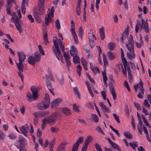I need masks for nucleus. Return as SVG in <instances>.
<instances>
[{
    "label": "nucleus",
    "instance_id": "37",
    "mask_svg": "<svg viewBox=\"0 0 151 151\" xmlns=\"http://www.w3.org/2000/svg\"><path fill=\"white\" fill-rule=\"evenodd\" d=\"M91 116L92 118L93 121H94L96 122H98L99 121V119L97 116L95 114H92Z\"/></svg>",
    "mask_w": 151,
    "mask_h": 151
},
{
    "label": "nucleus",
    "instance_id": "52",
    "mask_svg": "<svg viewBox=\"0 0 151 151\" xmlns=\"http://www.w3.org/2000/svg\"><path fill=\"white\" fill-rule=\"evenodd\" d=\"M91 69L95 73L100 72L99 68L96 66L91 68Z\"/></svg>",
    "mask_w": 151,
    "mask_h": 151
},
{
    "label": "nucleus",
    "instance_id": "39",
    "mask_svg": "<svg viewBox=\"0 0 151 151\" xmlns=\"http://www.w3.org/2000/svg\"><path fill=\"white\" fill-rule=\"evenodd\" d=\"M137 23L135 26V32L136 33H137L138 31V30L139 29V25L140 24V23L138 20H137Z\"/></svg>",
    "mask_w": 151,
    "mask_h": 151
},
{
    "label": "nucleus",
    "instance_id": "57",
    "mask_svg": "<svg viewBox=\"0 0 151 151\" xmlns=\"http://www.w3.org/2000/svg\"><path fill=\"white\" fill-rule=\"evenodd\" d=\"M41 114V117L46 116L48 115L49 113L47 111H40Z\"/></svg>",
    "mask_w": 151,
    "mask_h": 151
},
{
    "label": "nucleus",
    "instance_id": "33",
    "mask_svg": "<svg viewBox=\"0 0 151 151\" xmlns=\"http://www.w3.org/2000/svg\"><path fill=\"white\" fill-rule=\"evenodd\" d=\"M88 37L89 41L94 40V39L96 40L95 36L92 33L91 31L90 32L88 33Z\"/></svg>",
    "mask_w": 151,
    "mask_h": 151
},
{
    "label": "nucleus",
    "instance_id": "22",
    "mask_svg": "<svg viewBox=\"0 0 151 151\" xmlns=\"http://www.w3.org/2000/svg\"><path fill=\"white\" fill-rule=\"evenodd\" d=\"M54 12H51L50 13H49L48 14L47 17H46L45 18V23L47 25H48L49 23V19H51L50 17V14L51 15V16L52 17H53Z\"/></svg>",
    "mask_w": 151,
    "mask_h": 151
},
{
    "label": "nucleus",
    "instance_id": "32",
    "mask_svg": "<svg viewBox=\"0 0 151 151\" xmlns=\"http://www.w3.org/2000/svg\"><path fill=\"white\" fill-rule=\"evenodd\" d=\"M92 138L91 136H88L85 141L84 144L88 146V144L92 141Z\"/></svg>",
    "mask_w": 151,
    "mask_h": 151
},
{
    "label": "nucleus",
    "instance_id": "44",
    "mask_svg": "<svg viewBox=\"0 0 151 151\" xmlns=\"http://www.w3.org/2000/svg\"><path fill=\"white\" fill-rule=\"evenodd\" d=\"M142 104L147 108H149L150 107V105L149 104L147 100L145 99L144 100V102L142 103Z\"/></svg>",
    "mask_w": 151,
    "mask_h": 151
},
{
    "label": "nucleus",
    "instance_id": "17",
    "mask_svg": "<svg viewBox=\"0 0 151 151\" xmlns=\"http://www.w3.org/2000/svg\"><path fill=\"white\" fill-rule=\"evenodd\" d=\"M67 145V143L64 142H61L57 148V151H65V145Z\"/></svg>",
    "mask_w": 151,
    "mask_h": 151
},
{
    "label": "nucleus",
    "instance_id": "23",
    "mask_svg": "<svg viewBox=\"0 0 151 151\" xmlns=\"http://www.w3.org/2000/svg\"><path fill=\"white\" fill-rule=\"evenodd\" d=\"M140 81L139 83L140 87H139V90L140 91L141 93L143 94H144L145 90L143 87V83L141 79H139Z\"/></svg>",
    "mask_w": 151,
    "mask_h": 151
},
{
    "label": "nucleus",
    "instance_id": "58",
    "mask_svg": "<svg viewBox=\"0 0 151 151\" xmlns=\"http://www.w3.org/2000/svg\"><path fill=\"white\" fill-rule=\"evenodd\" d=\"M38 47L39 48L40 52L42 54V55H45V54L44 51L43 50L42 47L41 45H39Z\"/></svg>",
    "mask_w": 151,
    "mask_h": 151
},
{
    "label": "nucleus",
    "instance_id": "63",
    "mask_svg": "<svg viewBox=\"0 0 151 151\" xmlns=\"http://www.w3.org/2000/svg\"><path fill=\"white\" fill-rule=\"evenodd\" d=\"M134 104L135 107L137 108V109L139 110H141V109L140 108V105L139 104L135 102L134 103Z\"/></svg>",
    "mask_w": 151,
    "mask_h": 151
},
{
    "label": "nucleus",
    "instance_id": "10",
    "mask_svg": "<svg viewBox=\"0 0 151 151\" xmlns=\"http://www.w3.org/2000/svg\"><path fill=\"white\" fill-rule=\"evenodd\" d=\"M71 24L70 32L72 35L73 37L75 43L77 44L78 43V40L77 35L76 34L75 31V23L73 20L71 21Z\"/></svg>",
    "mask_w": 151,
    "mask_h": 151
},
{
    "label": "nucleus",
    "instance_id": "50",
    "mask_svg": "<svg viewBox=\"0 0 151 151\" xmlns=\"http://www.w3.org/2000/svg\"><path fill=\"white\" fill-rule=\"evenodd\" d=\"M81 13V7L80 6L77 5L76 8V13L77 14L79 15H80Z\"/></svg>",
    "mask_w": 151,
    "mask_h": 151
},
{
    "label": "nucleus",
    "instance_id": "18",
    "mask_svg": "<svg viewBox=\"0 0 151 151\" xmlns=\"http://www.w3.org/2000/svg\"><path fill=\"white\" fill-rule=\"evenodd\" d=\"M60 110L62 112L66 115L69 116L71 114L70 109L67 107L62 108Z\"/></svg>",
    "mask_w": 151,
    "mask_h": 151
},
{
    "label": "nucleus",
    "instance_id": "59",
    "mask_svg": "<svg viewBox=\"0 0 151 151\" xmlns=\"http://www.w3.org/2000/svg\"><path fill=\"white\" fill-rule=\"evenodd\" d=\"M55 141V139L52 140L50 142L49 144V147L50 148H53L54 147V143Z\"/></svg>",
    "mask_w": 151,
    "mask_h": 151
},
{
    "label": "nucleus",
    "instance_id": "47",
    "mask_svg": "<svg viewBox=\"0 0 151 151\" xmlns=\"http://www.w3.org/2000/svg\"><path fill=\"white\" fill-rule=\"evenodd\" d=\"M81 69L82 68L81 65L80 64H78L77 66V73L79 76H81Z\"/></svg>",
    "mask_w": 151,
    "mask_h": 151
},
{
    "label": "nucleus",
    "instance_id": "46",
    "mask_svg": "<svg viewBox=\"0 0 151 151\" xmlns=\"http://www.w3.org/2000/svg\"><path fill=\"white\" fill-rule=\"evenodd\" d=\"M124 111L127 116L129 117V110L128 106L127 105H126L125 106Z\"/></svg>",
    "mask_w": 151,
    "mask_h": 151
},
{
    "label": "nucleus",
    "instance_id": "30",
    "mask_svg": "<svg viewBox=\"0 0 151 151\" xmlns=\"http://www.w3.org/2000/svg\"><path fill=\"white\" fill-rule=\"evenodd\" d=\"M47 124H48V122L46 119L45 118L42 120L41 127L42 129H44Z\"/></svg>",
    "mask_w": 151,
    "mask_h": 151
},
{
    "label": "nucleus",
    "instance_id": "19",
    "mask_svg": "<svg viewBox=\"0 0 151 151\" xmlns=\"http://www.w3.org/2000/svg\"><path fill=\"white\" fill-rule=\"evenodd\" d=\"M19 70V71L17 72L18 75L19 77L21 78V80L22 82H23L24 81L23 77L24 76L23 75L22 73V72L23 71L24 67H17Z\"/></svg>",
    "mask_w": 151,
    "mask_h": 151
},
{
    "label": "nucleus",
    "instance_id": "6",
    "mask_svg": "<svg viewBox=\"0 0 151 151\" xmlns=\"http://www.w3.org/2000/svg\"><path fill=\"white\" fill-rule=\"evenodd\" d=\"M41 55L40 54H38L37 53H35L34 55V58L32 56L29 57L28 59V62L29 63L33 65H35V62H39L41 59Z\"/></svg>",
    "mask_w": 151,
    "mask_h": 151
},
{
    "label": "nucleus",
    "instance_id": "60",
    "mask_svg": "<svg viewBox=\"0 0 151 151\" xmlns=\"http://www.w3.org/2000/svg\"><path fill=\"white\" fill-rule=\"evenodd\" d=\"M11 7L12 6H6V10L8 14H11Z\"/></svg>",
    "mask_w": 151,
    "mask_h": 151
},
{
    "label": "nucleus",
    "instance_id": "49",
    "mask_svg": "<svg viewBox=\"0 0 151 151\" xmlns=\"http://www.w3.org/2000/svg\"><path fill=\"white\" fill-rule=\"evenodd\" d=\"M94 146L97 151H102L100 146L98 143H95Z\"/></svg>",
    "mask_w": 151,
    "mask_h": 151
},
{
    "label": "nucleus",
    "instance_id": "7",
    "mask_svg": "<svg viewBox=\"0 0 151 151\" xmlns=\"http://www.w3.org/2000/svg\"><path fill=\"white\" fill-rule=\"evenodd\" d=\"M16 146L19 149L23 148L27 145L26 139L22 136L20 135L19 137V140L16 141Z\"/></svg>",
    "mask_w": 151,
    "mask_h": 151
},
{
    "label": "nucleus",
    "instance_id": "38",
    "mask_svg": "<svg viewBox=\"0 0 151 151\" xmlns=\"http://www.w3.org/2000/svg\"><path fill=\"white\" fill-rule=\"evenodd\" d=\"M124 135L127 138L131 139L132 138V136L129 132H124Z\"/></svg>",
    "mask_w": 151,
    "mask_h": 151
},
{
    "label": "nucleus",
    "instance_id": "35",
    "mask_svg": "<svg viewBox=\"0 0 151 151\" xmlns=\"http://www.w3.org/2000/svg\"><path fill=\"white\" fill-rule=\"evenodd\" d=\"M79 146V145L77 144V143H75L73 145L72 151H77L78 149Z\"/></svg>",
    "mask_w": 151,
    "mask_h": 151
},
{
    "label": "nucleus",
    "instance_id": "26",
    "mask_svg": "<svg viewBox=\"0 0 151 151\" xmlns=\"http://www.w3.org/2000/svg\"><path fill=\"white\" fill-rule=\"evenodd\" d=\"M134 50H132L131 53L130 54L129 53L127 52V55L128 58L130 60H132V58H135V55L134 52Z\"/></svg>",
    "mask_w": 151,
    "mask_h": 151
},
{
    "label": "nucleus",
    "instance_id": "4",
    "mask_svg": "<svg viewBox=\"0 0 151 151\" xmlns=\"http://www.w3.org/2000/svg\"><path fill=\"white\" fill-rule=\"evenodd\" d=\"M31 91L32 93V95L31 93L28 92L26 94V98L27 100L30 102L32 100H35L38 98V90L37 88L35 86H32L30 88Z\"/></svg>",
    "mask_w": 151,
    "mask_h": 151
},
{
    "label": "nucleus",
    "instance_id": "27",
    "mask_svg": "<svg viewBox=\"0 0 151 151\" xmlns=\"http://www.w3.org/2000/svg\"><path fill=\"white\" fill-rule=\"evenodd\" d=\"M115 44L112 42H109L108 45V48L109 50H113L115 47Z\"/></svg>",
    "mask_w": 151,
    "mask_h": 151
},
{
    "label": "nucleus",
    "instance_id": "8",
    "mask_svg": "<svg viewBox=\"0 0 151 151\" xmlns=\"http://www.w3.org/2000/svg\"><path fill=\"white\" fill-rule=\"evenodd\" d=\"M59 114L55 112L52 114L50 116V117H48L46 119L48 120V124L50 125H52L56 120V118L60 116Z\"/></svg>",
    "mask_w": 151,
    "mask_h": 151
},
{
    "label": "nucleus",
    "instance_id": "61",
    "mask_svg": "<svg viewBox=\"0 0 151 151\" xmlns=\"http://www.w3.org/2000/svg\"><path fill=\"white\" fill-rule=\"evenodd\" d=\"M73 91L76 94L78 95L79 98H80V95L77 88L76 87H74L73 88Z\"/></svg>",
    "mask_w": 151,
    "mask_h": 151
},
{
    "label": "nucleus",
    "instance_id": "41",
    "mask_svg": "<svg viewBox=\"0 0 151 151\" xmlns=\"http://www.w3.org/2000/svg\"><path fill=\"white\" fill-rule=\"evenodd\" d=\"M142 123H139L137 125L138 130L139 132L142 134Z\"/></svg>",
    "mask_w": 151,
    "mask_h": 151
},
{
    "label": "nucleus",
    "instance_id": "20",
    "mask_svg": "<svg viewBox=\"0 0 151 151\" xmlns=\"http://www.w3.org/2000/svg\"><path fill=\"white\" fill-rule=\"evenodd\" d=\"M99 32L100 34L101 39L102 40H103L105 38L104 33V28L102 27L99 29Z\"/></svg>",
    "mask_w": 151,
    "mask_h": 151
},
{
    "label": "nucleus",
    "instance_id": "51",
    "mask_svg": "<svg viewBox=\"0 0 151 151\" xmlns=\"http://www.w3.org/2000/svg\"><path fill=\"white\" fill-rule=\"evenodd\" d=\"M83 137H79L77 139L76 143L79 145L82 143L83 142Z\"/></svg>",
    "mask_w": 151,
    "mask_h": 151
},
{
    "label": "nucleus",
    "instance_id": "11",
    "mask_svg": "<svg viewBox=\"0 0 151 151\" xmlns=\"http://www.w3.org/2000/svg\"><path fill=\"white\" fill-rule=\"evenodd\" d=\"M19 129L22 133L27 137V133L29 132V127L28 124H25L24 126L20 127Z\"/></svg>",
    "mask_w": 151,
    "mask_h": 151
},
{
    "label": "nucleus",
    "instance_id": "25",
    "mask_svg": "<svg viewBox=\"0 0 151 151\" xmlns=\"http://www.w3.org/2000/svg\"><path fill=\"white\" fill-rule=\"evenodd\" d=\"M108 58L111 60L114 59L116 56L111 52L109 51L108 53Z\"/></svg>",
    "mask_w": 151,
    "mask_h": 151
},
{
    "label": "nucleus",
    "instance_id": "56",
    "mask_svg": "<svg viewBox=\"0 0 151 151\" xmlns=\"http://www.w3.org/2000/svg\"><path fill=\"white\" fill-rule=\"evenodd\" d=\"M63 56L65 58V60H68L70 58V55L68 54V53H67L65 52H64Z\"/></svg>",
    "mask_w": 151,
    "mask_h": 151
},
{
    "label": "nucleus",
    "instance_id": "48",
    "mask_svg": "<svg viewBox=\"0 0 151 151\" xmlns=\"http://www.w3.org/2000/svg\"><path fill=\"white\" fill-rule=\"evenodd\" d=\"M59 44L60 46V48L61 49L62 51L64 53L65 50V48L64 45L63 44L62 41H61L60 39H59Z\"/></svg>",
    "mask_w": 151,
    "mask_h": 151
},
{
    "label": "nucleus",
    "instance_id": "1",
    "mask_svg": "<svg viewBox=\"0 0 151 151\" xmlns=\"http://www.w3.org/2000/svg\"><path fill=\"white\" fill-rule=\"evenodd\" d=\"M39 1L40 3L38 7V10L39 12H37V8H34L33 10L35 19L36 22L39 23L41 22L40 15L43 14L44 12L45 0H39Z\"/></svg>",
    "mask_w": 151,
    "mask_h": 151
},
{
    "label": "nucleus",
    "instance_id": "2",
    "mask_svg": "<svg viewBox=\"0 0 151 151\" xmlns=\"http://www.w3.org/2000/svg\"><path fill=\"white\" fill-rule=\"evenodd\" d=\"M10 14L12 16L11 18V21L14 23L16 28L19 32L22 33L23 31L22 27L24 26L22 21L16 16L15 12H14L12 14Z\"/></svg>",
    "mask_w": 151,
    "mask_h": 151
},
{
    "label": "nucleus",
    "instance_id": "45",
    "mask_svg": "<svg viewBox=\"0 0 151 151\" xmlns=\"http://www.w3.org/2000/svg\"><path fill=\"white\" fill-rule=\"evenodd\" d=\"M35 117L37 118H41V114L40 111H37L33 113Z\"/></svg>",
    "mask_w": 151,
    "mask_h": 151
},
{
    "label": "nucleus",
    "instance_id": "34",
    "mask_svg": "<svg viewBox=\"0 0 151 151\" xmlns=\"http://www.w3.org/2000/svg\"><path fill=\"white\" fill-rule=\"evenodd\" d=\"M143 29L147 33H149V26L147 22H145V23L143 26Z\"/></svg>",
    "mask_w": 151,
    "mask_h": 151
},
{
    "label": "nucleus",
    "instance_id": "9",
    "mask_svg": "<svg viewBox=\"0 0 151 151\" xmlns=\"http://www.w3.org/2000/svg\"><path fill=\"white\" fill-rule=\"evenodd\" d=\"M19 62L16 63L17 67H24L23 62H24L26 58V55L22 52H17Z\"/></svg>",
    "mask_w": 151,
    "mask_h": 151
},
{
    "label": "nucleus",
    "instance_id": "55",
    "mask_svg": "<svg viewBox=\"0 0 151 151\" xmlns=\"http://www.w3.org/2000/svg\"><path fill=\"white\" fill-rule=\"evenodd\" d=\"M51 130L52 132L56 133L58 131L59 129L56 127H52L51 128Z\"/></svg>",
    "mask_w": 151,
    "mask_h": 151
},
{
    "label": "nucleus",
    "instance_id": "62",
    "mask_svg": "<svg viewBox=\"0 0 151 151\" xmlns=\"http://www.w3.org/2000/svg\"><path fill=\"white\" fill-rule=\"evenodd\" d=\"M86 106L89 109H94V107L92 104L91 103L88 102L86 104Z\"/></svg>",
    "mask_w": 151,
    "mask_h": 151
},
{
    "label": "nucleus",
    "instance_id": "28",
    "mask_svg": "<svg viewBox=\"0 0 151 151\" xmlns=\"http://www.w3.org/2000/svg\"><path fill=\"white\" fill-rule=\"evenodd\" d=\"M110 145L114 149H116L119 151H121V150L119 146L117 145V144L115 143L112 142L110 144Z\"/></svg>",
    "mask_w": 151,
    "mask_h": 151
},
{
    "label": "nucleus",
    "instance_id": "3",
    "mask_svg": "<svg viewBox=\"0 0 151 151\" xmlns=\"http://www.w3.org/2000/svg\"><path fill=\"white\" fill-rule=\"evenodd\" d=\"M50 99L48 94L46 93L43 101L37 105V107L41 110H43L49 108L50 105Z\"/></svg>",
    "mask_w": 151,
    "mask_h": 151
},
{
    "label": "nucleus",
    "instance_id": "13",
    "mask_svg": "<svg viewBox=\"0 0 151 151\" xmlns=\"http://www.w3.org/2000/svg\"><path fill=\"white\" fill-rule=\"evenodd\" d=\"M109 84L110 91L112 95L113 99L116 100V95L114 90V86L111 82Z\"/></svg>",
    "mask_w": 151,
    "mask_h": 151
},
{
    "label": "nucleus",
    "instance_id": "31",
    "mask_svg": "<svg viewBox=\"0 0 151 151\" xmlns=\"http://www.w3.org/2000/svg\"><path fill=\"white\" fill-rule=\"evenodd\" d=\"M73 57V62L74 63H80V58L77 55H75Z\"/></svg>",
    "mask_w": 151,
    "mask_h": 151
},
{
    "label": "nucleus",
    "instance_id": "15",
    "mask_svg": "<svg viewBox=\"0 0 151 151\" xmlns=\"http://www.w3.org/2000/svg\"><path fill=\"white\" fill-rule=\"evenodd\" d=\"M61 101V99L60 98L54 100L51 104V107L54 108L58 106L59 103Z\"/></svg>",
    "mask_w": 151,
    "mask_h": 151
},
{
    "label": "nucleus",
    "instance_id": "16",
    "mask_svg": "<svg viewBox=\"0 0 151 151\" xmlns=\"http://www.w3.org/2000/svg\"><path fill=\"white\" fill-rule=\"evenodd\" d=\"M70 55L72 56L77 55L78 52L76 48L74 46H72L70 51Z\"/></svg>",
    "mask_w": 151,
    "mask_h": 151
},
{
    "label": "nucleus",
    "instance_id": "42",
    "mask_svg": "<svg viewBox=\"0 0 151 151\" xmlns=\"http://www.w3.org/2000/svg\"><path fill=\"white\" fill-rule=\"evenodd\" d=\"M55 27L58 30L60 29V26L59 19H58L55 20Z\"/></svg>",
    "mask_w": 151,
    "mask_h": 151
},
{
    "label": "nucleus",
    "instance_id": "36",
    "mask_svg": "<svg viewBox=\"0 0 151 151\" xmlns=\"http://www.w3.org/2000/svg\"><path fill=\"white\" fill-rule=\"evenodd\" d=\"M103 56L104 65L105 66H107L108 65V61L105 54L104 53H103Z\"/></svg>",
    "mask_w": 151,
    "mask_h": 151
},
{
    "label": "nucleus",
    "instance_id": "54",
    "mask_svg": "<svg viewBox=\"0 0 151 151\" xmlns=\"http://www.w3.org/2000/svg\"><path fill=\"white\" fill-rule=\"evenodd\" d=\"M9 138L11 139H14L17 138V136L14 134H10L8 135Z\"/></svg>",
    "mask_w": 151,
    "mask_h": 151
},
{
    "label": "nucleus",
    "instance_id": "5",
    "mask_svg": "<svg viewBox=\"0 0 151 151\" xmlns=\"http://www.w3.org/2000/svg\"><path fill=\"white\" fill-rule=\"evenodd\" d=\"M57 38L53 37V41L54 43L55 47H52V51L56 55L57 59L60 60V58H62L63 56L61 55V53L60 52L58 43L56 41Z\"/></svg>",
    "mask_w": 151,
    "mask_h": 151
},
{
    "label": "nucleus",
    "instance_id": "24",
    "mask_svg": "<svg viewBox=\"0 0 151 151\" xmlns=\"http://www.w3.org/2000/svg\"><path fill=\"white\" fill-rule=\"evenodd\" d=\"M25 5L28 6V2L27 0H22V2L21 5V10H26V8Z\"/></svg>",
    "mask_w": 151,
    "mask_h": 151
},
{
    "label": "nucleus",
    "instance_id": "53",
    "mask_svg": "<svg viewBox=\"0 0 151 151\" xmlns=\"http://www.w3.org/2000/svg\"><path fill=\"white\" fill-rule=\"evenodd\" d=\"M113 116H114L115 119L116 120V122L118 123H120V121L119 119V116L118 115H117L116 114L114 113L113 114Z\"/></svg>",
    "mask_w": 151,
    "mask_h": 151
},
{
    "label": "nucleus",
    "instance_id": "64",
    "mask_svg": "<svg viewBox=\"0 0 151 151\" xmlns=\"http://www.w3.org/2000/svg\"><path fill=\"white\" fill-rule=\"evenodd\" d=\"M27 17L28 19L31 21V23H32L34 22V19L32 17V15L31 14L28 15L27 16Z\"/></svg>",
    "mask_w": 151,
    "mask_h": 151
},
{
    "label": "nucleus",
    "instance_id": "12",
    "mask_svg": "<svg viewBox=\"0 0 151 151\" xmlns=\"http://www.w3.org/2000/svg\"><path fill=\"white\" fill-rule=\"evenodd\" d=\"M126 45L130 52L132 53L131 51L134 50V41L133 40H129L128 44L126 43Z\"/></svg>",
    "mask_w": 151,
    "mask_h": 151
},
{
    "label": "nucleus",
    "instance_id": "21",
    "mask_svg": "<svg viewBox=\"0 0 151 151\" xmlns=\"http://www.w3.org/2000/svg\"><path fill=\"white\" fill-rule=\"evenodd\" d=\"M102 73L103 75V80L104 85L105 86L107 87L108 86L107 83L106 82V81H107V78L106 76V73L105 70L102 71Z\"/></svg>",
    "mask_w": 151,
    "mask_h": 151
},
{
    "label": "nucleus",
    "instance_id": "43",
    "mask_svg": "<svg viewBox=\"0 0 151 151\" xmlns=\"http://www.w3.org/2000/svg\"><path fill=\"white\" fill-rule=\"evenodd\" d=\"M83 31L82 27H80L79 29V34L78 35L80 37L81 39L83 38Z\"/></svg>",
    "mask_w": 151,
    "mask_h": 151
},
{
    "label": "nucleus",
    "instance_id": "14",
    "mask_svg": "<svg viewBox=\"0 0 151 151\" xmlns=\"http://www.w3.org/2000/svg\"><path fill=\"white\" fill-rule=\"evenodd\" d=\"M46 81L47 87L50 91L53 90V88L51 86V84L50 83L49 80V77L48 76H45Z\"/></svg>",
    "mask_w": 151,
    "mask_h": 151
},
{
    "label": "nucleus",
    "instance_id": "29",
    "mask_svg": "<svg viewBox=\"0 0 151 151\" xmlns=\"http://www.w3.org/2000/svg\"><path fill=\"white\" fill-rule=\"evenodd\" d=\"M128 32H126V33L123 32L122 34L121 40L122 43H124V40L128 37Z\"/></svg>",
    "mask_w": 151,
    "mask_h": 151
},
{
    "label": "nucleus",
    "instance_id": "40",
    "mask_svg": "<svg viewBox=\"0 0 151 151\" xmlns=\"http://www.w3.org/2000/svg\"><path fill=\"white\" fill-rule=\"evenodd\" d=\"M58 79L59 82L62 85H63V77L62 75L59 76L58 78Z\"/></svg>",
    "mask_w": 151,
    "mask_h": 151
}]
</instances>
